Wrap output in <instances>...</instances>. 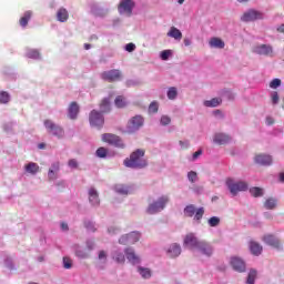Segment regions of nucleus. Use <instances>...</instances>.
Here are the masks:
<instances>
[{
    "label": "nucleus",
    "mask_w": 284,
    "mask_h": 284,
    "mask_svg": "<svg viewBox=\"0 0 284 284\" xmlns=\"http://www.w3.org/2000/svg\"><path fill=\"white\" fill-rule=\"evenodd\" d=\"M168 37H171L176 41H181V39H183V33L178 28L171 27L170 31L168 32Z\"/></svg>",
    "instance_id": "aec40b11"
},
{
    "label": "nucleus",
    "mask_w": 284,
    "mask_h": 284,
    "mask_svg": "<svg viewBox=\"0 0 284 284\" xmlns=\"http://www.w3.org/2000/svg\"><path fill=\"white\" fill-rule=\"evenodd\" d=\"M100 110L103 114L110 112V100L108 98L103 99L100 103Z\"/></svg>",
    "instance_id": "c756f323"
},
{
    "label": "nucleus",
    "mask_w": 284,
    "mask_h": 284,
    "mask_svg": "<svg viewBox=\"0 0 284 284\" xmlns=\"http://www.w3.org/2000/svg\"><path fill=\"white\" fill-rule=\"evenodd\" d=\"M79 115V104L77 102H71L69 106V119H77Z\"/></svg>",
    "instance_id": "412c9836"
},
{
    "label": "nucleus",
    "mask_w": 284,
    "mask_h": 284,
    "mask_svg": "<svg viewBox=\"0 0 284 284\" xmlns=\"http://www.w3.org/2000/svg\"><path fill=\"white\" fill-rule=\"evenodd\" d=\"M61 227H62V230L68 231V224L67 223H62Z\"/></svg>",
    "instance_id": "774afa93"
},
{
    "label": "nucleus",
    "mask_w": 284,
    "mask_h": 284,
    "mask_svg": "<svg viewBox=\"0 0 284 284\" xmlns=\"http://www.w3.org/2000/svg\"><path fill=\"white\" fill-rule=\"evenodd\" d=\"M122 77L123 74L119 69H112L101 73V80L108 81V83H115L116 81H121Z\"/></svg>",
    "instance_id": "423d86ee"
},
{
    "label": "nucleus",
    "mask_w": 284,
    "mask_h": 284,
    "mask_svg": "<svg viewBox=\"0 0 284 284\" xmlns=\"http://www.w3.org/2000/svg\"><path fill=\"white\" fill-rule=\"evenodd\" d=\"M95 154L99 159H105V156H108V149L101 146L97 150Z\"/></svg>",
    "instance_id": "79ce46f5"
},
{
    "label": "nucleus",
    "mask_w": 284,
    "mask_h": 284,
    "mask_svg": "<svg viewBox=\"0 0 284 284\" xmlns=\"http://www.w3.org/2000/svg\"><path fill=\"white\" fill-rule=\"evenodd\" d=\"M184 45L187 48L190 45H192V40H190V38H184Z\"/></svg>",
    "instance_id": "0e129e2a"
},
{
    "label": "nucleus",
    "mask_w": 284,
    "mask_h": 284,
    "mask_svg": "<svg viewBox=\"0 0 284 284\" xmlns=\"http://www.w3.org/2000/svg\"><path fill=\"white\" fill-rule=\"evenodd\" d=\"M170 203V197L168 195L159 197L158 201L149 204L146 212L148 214H158V212H162V210H165V205Z\"/></svg>",
    "instance_id": "7ed1b4c3"
},
{
    "label": "nucleus",
    "mask_w": 284,
    "mask_h": 284,
    "mask_svg": "<svg viewBox=\"0 0 284 284\" xmlns=\"http://www.w3.org/2000/svg\"><path fill=\"white\" fill-rule=\"evenodd\" d=\"M102 141L109 145H114V148H120L121 150L125 149V143H123V140L116 134L104 133L102 134Z\"/></svg>",
    "instance_id": "39448f33"
},
{
    "label": "nucleus",
    "mask_w": 284,
    "mask_h": 284,
    "mask_svg": "<svg viewBox=\"0 0 284 284\" xmlns=\"http://www.w3.org/2000/svg\"><path fill=\"white\" fill-rule=\"evenodd\" d=\"M266 123H267V125H274V119H272V118H266Z\"/></svg>",
    "instance_id": "69168bd1"
},
{
    "label": "nucleus",
    "mask_w": 284,
    "mask_h": 284,
    "mask_svg": "<svg viewBox=\"0 0 284 284\" xmlns=\"http://www.w3.org/2000/svg\"><path fill=\"white\" fill-rule=\"evenodd\" d=\"M168 99H170L171 101H174V99H176V97H179V91L176 90V88L171 87L168 90Z\"/></svg>",
    "instance_id": "c9c22d12"
},
{
    "label": "nucleus",
    "mask_w": 284,
    "mask_h": 284,
    "mask_svg": "<svg viewBox=\"0 0 284 284\" xmlns=\"http://www.w3.org/2000/svg\"><path fill=\"white\" fill-rule=\"evenodd\" d=\"M10 101V94L6 91L0 92V103H8Z\"/></svg>",
    "instance_id": "37998d69"
},
{
    "label": "nucleus",
    "mask_w": 284,
    "mask_h": 284,
    "mask_svg": "<svg viewBox=\"0 0 284 284\" xmlns=\"http://www.w3.org/2000/svg\"><path fill=\"white\" fill-rule=\"evenodd\" d=\"M226 185L233 196H236L239 192H245V190H247V184L245 182H234L232 180H227Z\"/></svg>",
    "instance_id": "6e6552de"
},
{
    "label": "nucleus",
    "mask_w": 284,
    "mask_h": 284,
    "mask_svg": "<svg viewBox=\"0 0 284 284\" xmlns=\"http://www.w3.org/2000/svg\"><path fill=\"white\" fill-rule=\"evenodd\" d=\"M281 85V79H274L270 82V88L273 90H276V88H280Z\"/></svg>",
    "instance_id": "09e8293b"
},
{
    "label": "nucleus",
    "mask_w": 284,
    "mask_h": 284,
    "mask_svg": "<svg viewBox=\"0 0 284 284\" xmlns=\"http://www.w3.org/2000/svg\"><path fill=\"white\" fill-rule=\"evenodd\" d=\"M201 154H203V150H197L195 153H193V161H196V159H199V156H201Z\"/></svg>",
    "instance_id": "680f3d73"
},
{
    "label": "nucleus",
    "mask_w": 284,
    "mask_h": 284,
    "mask_svg": "<svg viewBox=\"0 0 284 284\" xmlns=\"http://www.w3.org/2000/svg\"><path fill=\"white\" fill-rule=\"evenodd\" d=\"M26 172H28L29 174H37V172H39V164L34 163V162H30L24 166Z\"/></svg>",
    "instance_id": "393cba45"
},
{
    "label": "nucleus",
    "mask_w": 284,
    "mask_h": 284,
    "mask_svg": "<svg viewBox=\"0 0 284 284\" xmlns=\"http://www.w3.org/2000/svg\"><path fill=\"white\" fill-rule=\"evenodd\" d=\"M263 241L266 245H271V247H281V242L274 235H265Z\"/></svg>",
    "instance_id": "a211bd4d"
},
{
    "label": "nucleus",
    "mask_w": 284,
    "mask_h": 284,
    "mask_svg": "<svg viewBox=\"0 0 284 284\" xmlns=\"http://www.w3.org/2000/svg\"><path fill=\"white\" fill-rule=\"evenodd\" d=\"M44 128L49 134L57 136L58 139H63L65 131L63 128L54 123L52 120H44Z\"/></svg>",
    "instance_id": "20e7f679"
},
{
    "label": "nucleus",
    "mask_w": 284,
    "mask_h": 284,
    "mask_svg": "<svg viewBox=\"0 0 284 284\" xmlns=\"http://www.w3.org/2000/svg\"><path fill=\"white\" fill-rule=\"evenodd\" d=\"M115 192H118V194L128 195V194H130V189H129V186H126V185L118 184V185L115 186Z\"/></svg>",
    "instance_id": "2f4dec72"
},
{
    "label": "nucleus",
    "mask_w": 284,
    "mask_h": 284,
    "mask_svg": "<svg viewBox=\"0 0 284 284\" xmlns=\"http://www.w3.org/2000/svg\"><path fill=\"white\" fill-rule=\"evenodd\" d=\"M149 112L150 114H156V112H159V102H151V104L149 105Z\"/></svg>",
    "instance_id": "a19ab883"
},
{
    "label": "nucleus",
    "mask_w": 284,
    "mask_h": 284,
    "mask_svg": "<svg viewBox=\"0 0 284 284\" xmlns=\"http://www.w3.org/2000/svg\"><path fill=\"white\" fill-rule=\"evenodd\" d=\"M120 14H125L126 17H132V10H134V1L122 0L118 7Z\"/></svg>",
    "instance_id": "9d476101"
},
{
    "label": "nucleus",
    "mask_w": 284,
    "mask_h": 284,
    "mask_svg": "<svg viewBox=\"0 0 284 284\" xmlns=\"http://www.w3.org/2000/svg\"><path fill=\"white\" fill-rule=\"evenodd\" d=\"M209 45H211V48L223 50V48H225V42H223V40L220 38H211Z\"/></svg>",
    "instance_id": "4be33fe9"
},
{
    "label": "nucleus",
    "mask_w": 284,
    "mask_h": 284,
    "mask_svg": "<svg viewBox=\"0 0 284 284\" xmlns=\"http://www.w3.org/2000/svg\"><path fill=\"white\" fill-rule=\"evenodd\" d=\"M68 165H69V168L77 170V168H79V162H77V160H74V159H71V160H69Z\"/></svg>",
    "instance_id": "864d4df0"
},
{
    "label": "nucleus",
    "mask_w": 284,
    "mask_h": 284,
    "mask_svg": "<svg viewBox=\"0 0 284 284\" xmlns=\"http://www.w3.org/2000/svg\"><path fill=\"white\" fill-rule=\"evenodd\" d=\"M125 50H126V52H134L135 50H136V44L135 43H128L126 45H125Z\"/></svg>",
    "instance_id": "603ef678"
},
{
    "label": "nucleus",
    "mask_w": 284,
    "mask_h": 284,
    "mask_svg": "<svg viewBox=\"0 0 284 284\" xmlns=\"http://www.w3.org/2000/svg\"><path fill=\"white\" fill-rule=\"evenodd\" d=\"M250 250L251 253L254 254V256L261 255V252H263V246L256 242H251L250 243Z\"/></svg>",
    "instance_id": "5701e85b"
},
{
    "label": "nucleus",
    "mask_w": 284,
    "mask_h": 284,
    "mask_svg": "<svg viewBox=\"0 0 284 284\" xmlns=\"http://www.w3.org/2000/svg\"><path fill=\"white\" fill-rule=\"evenodd\" d=\"M68 10L65 8H61L58 10L57 12V18L58 21H60L61 23H65V21H68Z\"/></svg>",
    "instance_id": "b1692460"
},
{
    "label": "nucleus",
    "mask_w": 284,
    "mask_h": 284,
    "mask_svg": "<svg viewBox=\"0 0 284 284\" xmlns=\"http://www.w3.org/2000/svg\"><path fill=\"white\" fill-rule=\"evenodd\" d=\"M187 179L191 183H196V180L199 179V175L196 174V172L191 171L187 173Z\"/></svg>",
    "instance_id": "a18cd8bd"
},
{
    "label": "nucleus",
    "mask_w": 284,
    "mask_h": 284,
    "mask_svg": "<svg viewBox=\"0 0 284 284\" xmlns=\"http://www.w3.org/2000/svg\"><path fill=\"white\" fill-rule=\"evenodd\" d=\"M272 103L274 105H276V103H278V92H276V91L272 93Z\"/></svg>",
    "instance_id": "bf43d9fd"
},
{
    "label": "nucleus",
    "mask_w": 284,
    "mask_h": 284,
    "mask_svg": "<svg viewBox=\"0 0 284 284\" xmlns=\"http://www.w3.org/2000/svg\"><path fill=\"white\" fill-rule=\"evenodd\" d=\"M172 57V51L171 50H164L161 52V59L162 61H168Z\"/></svg>",
    "instance_id": "49530a36"
},
{
    "label": "nucleus",
    "mask_w": 284,
    "mask_h": 284,
    "mask_svg": "<svg viewBox=\"0 0 284 284\" xmlns=\"http://www.w3.org/2000/svg\"><path fill=\"white\" fill-rule=\"evenodd\" d=\"M230 263L235 272H245V262L241 257H231Z\"/></svg>",
    "instance_id": "ddd939ff"
},
{
    "label": "nucleus",
    "mask_w": 284,
    "mask_h": 284,
    "mask_svg": "<svg viewBox=\"0 0 284 284\" xmlns=\"http://www.w3.org/2000/svg\"><path fill=\"white\" fill-rule=\"evenodd\" d=\"M98 258L99 261H108V253H105V251H100Z\"/></svg>",
    "instance_id": "5fc2aeb1"
},
{
    "label": "nucleus",
    "mask_w": 284,
    "mask_h": 284,
    "mask_svg": "<svg viewBox=\"0 0 284 284\" xmlns=\"http://www.w3.org/2000/svg\"><path fill=\"white\" fill-rule=\"evenodd\" d=\"M256 276H258L256 270H251L247 275L246 284H254V281H256Z\"/></svg>",
    "instance_id": "7c9ffc66"
},
{
    "label": "nucleus",
    "mask_w": 284,
    "mask_h": 284,
    "mask_svg": "<svg viewBox=\"0 0 284 284\" xmlns=\"http://www.w3.org/2000/svg\"><path fill=\"white\" fill-rule=\"evenodd\" d=\"M129 240V245H134V243H138V241L141 239V234L139 232H131L126 234Z\"/></svg>",
    "instance_id": "a878e982"
},
{
    "label": "nucleus",
    "mask_w": 284,
    "mask_h": 284,
    "mask_svg": "<svg viewBox=\"0 0 284 284\" xmlns=\"http://www.w3.org/2000/svg\"><path fill=\"white\" fill-rule=\"evenodd\" d=\"M116 108H125L128 105V102H125V98L122 95H118L114 101Z\"/></svg>",
    "instance_id": "4c0bfd02"
},
{
    "label": "nucleus",
    "mask_w": 284,
    "mask_h": 284,
    "mask_svg": "<svg viewBox=\"0 0 284 284\" xmlns=\"http://www.w3.org/2000/svg\"><path fill=\"white\" fill-rule=\"evenodd\" d=\"M214 143H217V145H227L230 141H232V138L225 133H216L213 139Z\"/></svg>",
    "instance_id": "dca6fc26"
},
{
    "label": "nucleus",
    "mask_w": 284,
    "mask_h": 284,
    "mask_svg": "<svg viewBox=\"0 0 284 284\" xmlns=\"http://www.w3.org/2000/svg\"><path fill=\"white\" fill-rule=\"evenodd\" d=\"M57 171L49 169V173H48V178L50 181H54V179H57Z\"/></svg>",
    "instance_id": "6e6d98bb"
},
{
    "label": "nucleus",
    "mask_w": 284,
    "mask_h": 284,
    "mask_svg": "<svg viewBox=\"0 0 284 284\" xmlns=\"http://www.w3.org/2000/svg\"><path fill=\"white\" fill-rule=\"evenodd\" d=\"M161 125H170L172 123V119L168 115H163L160 120Z\"/></svg>",
    "instance_id": "8fccbe9b"
},
{
    "label": "nucleus",
    "mask_w": 284,
    "mask_h": 284,
    "mask_svg": "<svg viewBox=\"0 0 284 284\" xmlns=\"http://www.w3.org/2000/svg\"><path fill=\"white\" fill-rule=\"evenodd\" d=\"M143 126V116L135 115L133 116L128 124L129 132H136L139 128Z\"/></svg>",
    "instance_id": "9b49d317"
},
{
    "label": "nucleus",
    "mask_w": 284,
    "mask_h": 284,
    "mask_svg": "<svg viewBox=\"0 0 284 284\" xmlns=\"http://www.w3.org/2000/svg\"><path fill=\"white\" fill-rule=\"evenodd\" d=\"M264 207L266 210H274L276 207V199H274V197L267 199L264 202Z\"/></svg>",
    "instance_id": "473e14b6"
},
{
    "label": "nucleus",
    "mask_w": 284,
    "mask_h": 284,
    "mask_svg": "<svg viewBox=\"0 0 284 284\" xmlns=\"http://www.w3.org/2000/svg\"><path fill=\"white\" fill-rule=\"evenodd\" d=\"M125 168H131L133 170H143L148 168V160H145V150L136 149L130 154V158L124 160Z\"/></svg>",
    "instance_id": "f257e3e1"
},
{
    "label": "nucleus",
    "mask_w": 284,
    "mask_h": 284,
    "mask_svg": "<svg viewBox=\"0 0 284 284\" xmlns=\"http://www.w3.org/2000/svg\"><path fill=\"white\" fill-rule=\"evenodd\" d=\"M221 224V219L217 216H213L209 219V225L210 227H217V225Z\"/></svg>",
    "instance_id": "ea45409f"
},
{
    "label": "nucleus",
    "mask_w": 284,
    "mask_h": 284,
    "mask_svg": "<svg viewBox=\"0 0 284 284\" xmlns=\"http://www.w3.org/2000/svg\"><path fill=\"white\" fill-rule=\"evenodd\" d=\"M64 270H70L72 267V260L70 257H63Z\"/></svg>",
    "instance_id": "de8ad7c7"
},
{
    "label": "nucleus",
    "mask_w": 284,
    "mask_h": 284,
    "mask_svg": "<svg viewBox=\"0 0 284 284\" xmlns=\"http://www.w3.org/2000/svg\"><path fill=\"white\" fill-rule=\"evenodd\" d=\"M254 162L257 163V165H271L272 164V155L257 154L254 158Z\"/></svg>",
    "instance_id": "2eb2a0df"
},
{
    "label": "nucleus",
    "mask_w": 284,
    "mask_h": 284,
    "mask_svg": "<svg viewBox=\"0 0 284 284\" xmlns=\"http://www.w3.org/2000/svg\"><path fill=\"white\" fill-rule=\"evenodd\" d=\"M205 214V209L200 207L197 210H195V216L194 220L195 221H201V219H203V215Z\"/></svg>",
    "instance_id": "c03bdc74"
},
{
    "label": "nucleus",
    "mask_w": 284,
    "mask_h": 284,
    "mask_svg": "<svg viewBox=\"0 0 284 284\" xmlns=\"http://www.w3.org/2000/svg\"><path fill=\"white\" fill-rule=\"evenodd\" d=\"M253 52L255 54H260L263 57H272L273 49H272V45L260 44L253 48Z\"/></svg>",
    "instance_id": "f8f14e48"
},
{
    "label": "nucleus",
    "mask_w": 284,
    "mask_h": 284,
    "mask_svg": "<svg viewBox=\"0 0 284 284\" xmlns=\"http://www.w3.org/2000/svg\"><path fill=\"white\" fill-rule=\"evenodd\" d=\"M89 121L92 128H99V129H101V126L105 123V119L103 118V114H101V112L97 110L91 111L89 115Z\"/></svg>",
    "instance_id": "0eeeda50"
},
{
    "label": "nucleus",
    "mask_w": 284,
    "mask_h": 284,
    "mask_svg": "<svg viewBox=\"0 0 284 284\" xmlns=\"http://www.w3.org/2000/svg\"><path fill=\"white\" fill-rule=\"evenodd\" d=\"M184 245L186 247H191V250H199L205 256H212V245H210L207 242L199 241L194 233H189L185 235Z\"/></svg>",
    "instance_id": "f03ea898"
},
{
    "label": "nucleus",
    "mask_w": 284,
    "mask_h": 284,
    "mask_svg": "<svg viewBox=\"0 0 284 284\" xmlns=\"http://www.w3.org/2000/svg\"><path fill=\"white\" fill-rule=\"evenodd\" d=\"M113 261L123 265V263H125V255L121 251H114Z\"/></svg>",
    "instance_id": "bb28decb"
},
{
    "label": "nucleus",
    "mask_w": 284,
    "mask_h": 284,
    "mask_svg": "<svg viewBox=\"0 0 284 284\" xmlns=\"http://www.w3.org/2000/svg\"><path fill=\"white\" fill-rule=\"evenodd\" d=\"M28 59H41V53L37 49H31L27 51Z\"/></svg>",
    "instance_id": "f704fd0d"
},
{
    "label": "nucleus",
    "mask_w": 284,
    "mask_h": 284,
    "mask_svg": "<svg viewBox=\"0 0 284 284\" xmlns=\"http://www.w3.org/2000/svg\"><path fill=\"white\" fill-rule=\"evenodd\" d=\"M125 256L128 258L129 263H132V265H138V263H141V258L136 253L134 252V248L132 247H126L124 250Z\"/></svg>",
    "instance_id": "4468645a"
},
{
    "label": "nucleus",
    "mask_w": 284,
    "mask_h": 284,
    "mask_svg": "<svg viewBox=\"0 0 284 284\" xmlns=\"http://www.w3.org/2000/svg\"><path fill=\"white\" fill-rule=\"evenodd\" d=\"M184 214L191 219L194 216V214H196V207L193 204L187 205L184 209Z\"/></svg>",
    "instance_id": "72a5a7b5"
},
{
    "label": "nucleus",
    "mask_w": 284,
    "mask_h": 284,
    "mask_svg": "<svg viewBox=\"0 0 284 284\" xmlns=\"http://www.w3.org/2000/svg\"><path fill=\"white\" fill-rule=\"evenodd\" d=\"M168 254L170 258H176L181 254V245L172 244L168 250Z\"/></svg>",
    "instance_id": "6ab92c4d"
},
{
    "label": "nucleus",
    "mask_w": 284,
    "mask_h": 284,
    "mask_svg": "<svg viewBox=\"0 0 284 284\" xmlns=\"http://www.w3.org/2000/svg\"><path fill=\"white\" fill-rule=\"evenodd\" d=\"M221 103H222L221 98H213L212 100L205 101L204 105L206 108H216V106L221 105Z\"/></svg>",
    "instance_id": "c85d7f7f"
},
{
    "label": "nucleus",
    "mask_w": 284,
    "mask_h": 284,
    "mask_svg": "<svg viewBox=\"0 0 284 284\" xmlns=\"http://www.w3.org/2000/svg\"><path fill=\"white\" fill-rule=\"evenodd\" d=\"M139 273L141 274L142 278H150L152 276L150 268L139 267Z\"/></svg>",
    "instance_id": "58836bf2"
},
{
    "label": "nucleus",
    "mask_w": 284,
    "mask_h": 284,
    "mask_svg": "<svg viewBox=\"0 0 284 284\" xmlns=\"http://www.w3.org/2000/svg\"><path fill=\"white\" fill-rule=\"evenodd\" d=\"M85 227L87 230H89V232H97V229L94 227V223L92 222H87Z\"/></svg>",
    "instance_id": "4d7b16f0"
},
{
    "label": "nucleus",
    "mask_w": 284,
    "mask_h": 284,
    "mask_svg": "<svg viewBox=\"0 0 284 284\" xmlns=\"http://www.w3.org/2000/svg\"><path fill=\"white\" fill-rule=\"evenodd\" d=\"M30 19H32V12H30V11L24 12L23 17L20 18V21H19L20 26L22 28H26V26H28V22L30 21Z\"/></svg>",
    "instance_id": "cd10ccee"
},
{
    "label": "nucleus",
    "mask_w": 284,
    "mask_h": 284,
    "mask_svg": "<svg viewBox=\"0 0 284 284\" xmlns=\"http://www.w3.org/2000/svg\"><path fill=\"white\" fill-rule=\"evenodd\" d=\"M51 170H53V172H59V170H60V164H59V162H54V163L51 165Z\"/></svg>",
    "instance_id": "052dcab7"
},
{
    "label": "nucleus",
    "mask_w": 284,
    "mask_h": 284,
    "mask_svg": "<svg viewBox=\"0 0 284 284\" xmlns=\"http://www.w3.org/2000/svg\"><path fill=\"white\" fill-rule=\"evenodd\" d=\"M119 243H120V245H130V240L128 239V234L126 235H122L119 239Z\"/></svg>",
    "instance_id": "3c124183"
},
{
    "label": "nucleus",
    "mask_w": 284,
    "mask_h": 284,
    "mask_svg": "<svg viewBox=\"0 0 284 284\" xmlns=\"http://www.w3.org/2000/svg\"><path fill=\"white\" fill-rule=\"evenodd\" d=\"M179 144L181 145L182 150H187L190 148V141H179Z\"/></svg>",
    "instance_id": "13d9d810"
},
{
    "label": "nucleus",
    "mask_w": 284,
    "mask_h": 284,
    "mask_svg": "<svg viewBox=\"0 0 284 284\" xmlns=\"http://www.w3.org/2000/svg\"><path fill=\"white\" fill-rule=\"evenodd\" d=\"M277 32H281V33L284 32V24H281V26L277 28Z\"/></svg>",
    "instance_id": "338daca9"
},
{
    "label": "nucleus",
    "mask_w": 284,
    "mask_h": 284,
    "mask_svg": "<svg viewBox=\"0 0 284 284\" xmlns=\"http://www.w3.org/2000/svg\"><path fill=\"white\" fill-rule=\"evenodd\" d=\"M261 19H263V12L254 9L244 12L241 17V21H244L245 23H250V21H258Z\"/></svg>",
    "instance_id": "1a4fd4ad"
},
{
    "label": "nucleus",
    "mask_w": 284,
    "mask_h": 284,
    "mask_svg": "<svg viewBox=\"0 0 284 284\" xmlns=\"http://www.w3.org/2000/svg\"><path fill=\"white\" fill-rule=\"evenodd\" d=\"M109 234H119V229L118 227H114V226H111L109 230H108Z\"/></svg>",
    "instance_id": "e2e57ef3"
},
{
    "label": "nucleus",
    "mask_w": 284,
    "mask_h": 284,
    "mask_svg": "<svg viewBox=\"0 0 284 284\" xmlns=\"http://www.w3.org/2000/svg\"><path fill=\"white\" fill-rule=\"evenodd\" d=\"M250 193L255 197L258 199V196H263V189L258 186H254L250 189Z\"/></svg>",
    "instance_id": "e433bc0d"
},
{
    "label": "nucleus",
    "mask_w": 284,
    "mask_h": 284,
    "mask_svg": "<svg viewBox=\"0 0 284 284\" xmlns=\"http://www.w3.org/2000/svg\"><path fill=\"white\" fill-rule=\"evenodd\" d=\"M89 202L91 205H99L101 200H99V191L94 187L89 189Z\"/></svg>",
    "instance_id": "f3484780"
}]
</instances>
